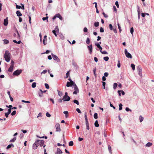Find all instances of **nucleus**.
<instances>
[{
    "instance_id": "5701e85b",
    "label": "nucleus",
    "mask_w": 154,
    "mask_h": 154,
    "mask_svg": "<svg viewBox=\"0 0 154 154\" xmlns=\"http://www.w3.org/2000/svg\"><path fill=\"white\" fill-rule=\"evenodd\" d=\"M94 125L96 127H98L99 126V125L98 123V122L97 120H96L94 123Z\"/></svg>"
},
{
    "instance_id": "39448f33",
    "label": "nucleus",
    "mask_w": 154,
    "mask_h": 154,
    "mask_svg": "<svg viewBox=\"0 0 154 154\" xmlns=\"http://www.w3.org/2000/svg\"><path fill=\"white\" fill-rule=\"evenodd\" d=\"M75 91L73 92V94H77L79 92V89L75 84V87L74 88Z\"/></svg>"
},
{
    "instance_id": "69168bd1",
    "label": "nucleus",
    "mask_w": 154,
    "mask_h": 154,
    "mask_svg": "<svg viewBox=\"0 0 154 154\" xmlns=\"http://www.w3.org/2000/svg\"><path fill=\"white\" fill-rule=\"evenodd\" d=\"M104 76L107 77L108 75V72H105L104 73Z\"/></svg>"
},
{
    "instance_id": "c756f323",
    "label": "nucleus",
    "mask_w": 154,
    "mask_h": 154,
    "mask_svg": "<svg viewBox=\"0 0 154 154\" xmlns=\"http://www.w3.org/2000/svg\"><path fill=\"white\" fill-rule=\"evenodd\" d=\"M36 82H33L32 83V87L33 88H35L36 86Z\"/></svg>"
},
{
    "instance_id": "4be33fe9",
    "label": "nucleus",
    "mask_w": 154,
    "mask_h": 154,
    "mask_svg": "<svg viewBox=\"0 0 154 154\" xmlns=\"http://www.w3.org/2000/svg\"><path fill=\"white\" fill-rule=\"evenodd\" d=\"M4 44H7L9 43V41L7 39H4L3 40Z\"/></svg>"
},
{
    "instance_id": "9d476101",
    "label": "nucleus",
    "mask_w": 154,
    "mask_h": 154,
    "mask_svg": "<svg viewBox=\"0 0 154 154\" xmlns=\"http://www.w3.org/2000/svg\"><path fill=\"white\" fill-rule=\"evenodd\" d=\"M88 48L89 51V53L91 54L92 52V45H91L90 46H88Z\"/></svg>"
},
{
    "instance_id": "c03bdc74",
    "label": "nucleus",
    "mask_w": 154,
    "mask_h": 154,
    "mask_svg": "<svg viewBox=\"0 0 154 154\" xmlns=\"http://www.w3.org/2000/svg\"><path fill=\"white\" fill-rule=\"evenodd\" d=\"M71 86V83L70 82H67L66 83V86L67 87H69Z\"/></svg>"
},
{
    "instance_id": "13d9d810",
    "label": "nucleus",
    "mask_w": 154,
    "mask_h": 154,
    "mask_svg": "<svg viewBox=\"0 0 154 154\" xmlns=\"http://www.w3.org/2000/svg\"><path fill=\"white\" fill-rule=\"evenodd\" d=\"M100 31L101 32H103L104 31V29L102 27H100Z\"/></svg>"
},
{
    "instance_id": "79ce46f5",
    "label": "nucleus",
    "mask_w": 154,
    "mask_h": 154,
    "mask_svg": "<svg viewBox=\"0 0 154 154\" xmlns=\"http://www.w3.org/2000/svg\"><path fill=\"white\" fill-rule=\"evenodd\" d=\"M45 87L46 88H47V89H49V85L48 84H47V83H45Z\"/></svg>"
},
{
    "instance_id": "c85d7f7f",
    "label": "nucleus",
    "mask_w": 154,
    "mask_h": 154,
    "mask_svg": "<svg viewBox=\"0 0 154 154\" xmlns=\"http://www.w3.org/2000/svg\"><path fill=\"white\" fill-rule=\"evenodd\" d=\"M96 67L94 68L93 69V72H94V76H96Z\"/></svg>"
},
{
    "instance_id": "c9c22d12",
    "label": "nucleus",
    "mask_w": 154,
    "mask_h": 154,
    "mask_svg": "<svg viewBox=\"0 0 154 154\" xmlns=\"http://www.w3.org/2000/svg\"><path fill=\"white\" fill-rule=\"evenodd\" d=\"M73 102H74V103H75V104H77L78 105H79V101L77 100H73Z\"/></svg>"
},
{
    "instance_id": "f257e3e1",
    "label": "nucleus",
    "mask_w": 154,
    "mask_h": 154,
    "mask_svg": "<svg viewBox=\"0 0 154 154\" xmlns=\"http://www.w3.org/2000/svg\"><path fill=\"white\" fill-rule=\"evenodd\" d=\"M11 54L8 51L6 50L5 51L4 57L6 61L8 62L10 61L11 60Z\"/></svg>"
},
{
    "instance_id": "774afa93",
    "label": "nucleus",
    "mask_w": 154,
    "mask_h": 154,
    "mask_svg": "<svg viewBox=\"0 0 154 154\" xmlns=\"http://www.w3.org/2000/svg\"><path fill=\"white\" fill-rule=\"evenodd\" d=\"M12 109H9L8 110V112L7 113H8V114H10L11 112V110Z\"/></svg>"
},
{
    "instance_id": "de8ad7c7",
    "label": "nucleus",
    "mask_w": 154,
    "mask_h": 154,
    "mask_svg": "<svg viewBox=\"0 0 154 154\" xmlns=\"http://www.w3.org/2000/svg\"><path fill=\"white\" fill-rule=\"evenodd\" d=\"M115 5L116 6L117 8H119V3L117 1H116L115 2Z\"/></svg>"
},
{
    "instance_id": "aec40b11",
    "label": "nucleus",
    "mask_w": 154,
    "mask_h": 154,
    "mask_svg": "<svg viewBox=\"0 0 154 154\" xmlns=\"http://www.w3.org/2000/svg\"><path fill=\"white\" fill-rule=\"evenodd\" d=\"M137 8H138L137 12H138V19L139 20L140 19V10H139V8L138 6L137 7Z\"/></svg>"
},
{
    "instance_id": "864d4df0",
    "label": "nucleus",
    "mask_w": 154,
    "mask_h": 154,
    "mask_svg": "<svg viewBox=\"0 0 154 154\" xmlns=\"http://www.w3.org/2000/svg\"><path fill=\"white\" fill-rule=\"evenodd\" d=\"M67 97H65V99H64V97H63V100L64 101H69L70 100H68L67 99Z\"/></svg>"
},
{
    "instance_id": "4468645a",
    "label": "nucleus",
    "mask_w": 154,
    "mask_h": 154,
    "mask_svg": "<svg viewBox=\"0 0 154 154\" xmlns=\"http://www.w3.org/2000/svg\"><path fill=\"white\" fill-rule=\"evenodd\" d=\"M47 36L45 35L44 36V38L43 40V42L44 45H45L47 44Z\"/></svg>"
},
{
    "instance_id": "603ef678",
    "label": "nucleus",
    "mask_w": 154,
    "mask_h": 154,
    "mask_svg": "<svg viewBox=\"0 0 154 154\" xmlns=\"http://www.w3.org/2000/svg\"><path fill=\"white\" fill-rule=\"evenodd\" d=\"M47 70H44L41 73V74H45L47 72Z\"/></svg>"
},
{
    "instance_id": "680f3d73",
    "label": "nucleus",
    "mask_w": 154,
    "mask_h": 154,
    "mask_svg": "<svg viewBox=\"0 0 154 154\" xmlns=\"http://www.w3.org/2000/svg\"><path fill=\"white\" fill-rule=\"evenodd\" d=\"M76 111L79 113H81V111H80V109L79 108H77L76 109Z\"/></svg>"
},
{
    "instance_id": "393cba45",
    "label": "nucleus",
    "mask_w": 154,
    "mask_h": 154,
    "mask_svg": "<svg viewBox=\"0 0 154 154\" xmlns=\"http://www.w3.org/2000/svg\"><path fill=\"white\" fill-rule=\"evenodd\" d=\"M108 149L109 151V152L110 153V154H112V150H111V146L109 145L108 146Z\"/></svg>"
},
{
    "instance_id": "2eb2a0df",
    "label": "nucleus",
    "mask_w": 154,
    "mask_h": 154,
    "mask_svg": "<svg viewBox=\"0 0 154 154\" xmlns=\"http://www.w3.org/2000/svg\"><path fill=\"white\" fill-rule=\"evenodd\" d=\"M95 45L96 46H97V47L99 49L100 51V50H101V51H102V48L100 46V45L99 43H95Z\"/></svg>"
},
{
    "instance_id": "49530a36",
    "label": "nucleus",
    "mask_w": 154,
    "mask_h": 154,
    "mask_svg": "<svg viewBox=\"0 0 154 154\" xmlns=\"http://www.w3.org/2000/svg\"><path fill=\"white\" fill-rule=\"evenodd\" d=\"M102 83L103 84V88L105 89V85H106V83H105V82H102Z\"/></svg>"
},
{
    "instance_id": "412c9836",
    "label": "nucleus",
    "mask_w": 154,
    "mask_h": 154,
    "mask_svg": "<svg viewBox=\"0 0 154 154\" xmlns=\"http://www.w3.org/2000/svg\"><path fill=\"white\" fill-rule=\"evenodd\" d=\"M57 17L59 18L60 20H62V17L60 14H57Z\"/></svg>"
},
{
    "instance_id": "20e7f679",
    "label": "nucleus",
    "mask_w": 154,
    "mask_h": 154,
    "mask_svg": "<svg viewBox=\"0 0 154 154\" xmlns=\"http://www.w3.org/2000/svg\"><path fill=\"white\" fill-rule=\"evenodd\" d=\"M125 53L127 57L128 58H132V57L131 54L127 51L126 49L125 50Z\"/></svg>"
},
{
    "instance_id": "e2e57ef3",
    "label": "nucleus",
    "mask_w": 154,
    "mask_h": 154,
    "mask_svg": "<svg viewBox=\"0 0 154 154\" xmlns=\"http://www.w3.org/2000/svg\"><path fill=\"white\" fill-rule=\"evenodd\" d=\"M113 11H115L116 13L117 12V9L115 6H113Z\"/></svg>"
},
{
    "instance_id": "423d86ee",
    "label": "nucleus",
    "mask_w": 154,
    "mask_h": 154,
    "mask_svg": "<svg viewBox=\"0 0 154 154\" xmlns=\"http://www.w3.org/2000/svg\"><path fill=\"white\" fill-rule=\"evenodd\" d=\"M38 141H36L35 143L33 144L32 147L33 149H36L38 146H39V144L38 143Z\"/></svg>"
},
{
    "instance_id": "6e6d98bb",
    "label": "nucleus",
    "mask_w": 154,
    "mask_h": 154,
    "mask_svg": "<svg viewBox=\"0 0 154 154\" xmlns=\"http://www.w3.org/2000/svg\"><path fill=\"white\" fill-rule=\"evenodd\" d=\"M86 129L87 130H89V124H86Z\"/></svg>"
},
{
    "instance_id": "338daca9",
    "label": "nucleus",
    "mask_w": 154,
    "mask_h": 154,
    "mask_svg": "<svg viewBox=\"0 0 154 154\" xmlns=\"http://www.w3.org/2000/svg\"><path fill=\"white\" fill-rule=\"evenodd\" d=\"M48 18V17H44L42 18V20L44 21L45 20H47Z\"/></svg>"
},
{
    "instance_id": "72a5a7b5",
    "label": "nucleus",
    "mask_w": 154,
    "mask_h": 154,
    "mask_svg": "<svg viewBox=\"0 0 154 154\" xmlns=\"http://www.w3.org/2000/svg\"><path fill=\"white\" fill-rule=\"evenodd\" d=\"M119 110H121L122 109V103H120L119 104Z\"/></svg>"
},
{
    "instance_id": "8fccbe9b",
    "label": "nucleus",
    "mask_w": 154,
    "mask_h": 154,
    "mask_svg": "<svg viewBox=\"0 0 154 154\" xmlns=\"http://www.w3.org/2000/svg\"><path fill=\"white\" fill-rule=\"evenodd\" d=\"M125 110L127 112H128L129 111L131 112V110L128 107H126L125 108Z\"/></svg>"
},
{
    "instance_id": "f3484780",
    "label": "nucleus",
    "mask_w": 154,
    "mask_h": 154,
    "mask_svg": "<svg viewBox=\"0 0 154 154\" xmlns=\"http://www.w3.org/2000/svg\"><path fill=\"white\" fill-rule=\"evenodd\" d=\"M17 16L19 17L21 16L22 15V14L21 13L20 11H17L16 12Z\"/></svg>"
},
{
    "instance_id": "7c9ffc66",
    "label": "nucleus",
    "mask_w": 154,
    "mask_h": 154,
    "mask_svg": "<svg viewBox=\"0 0 154 154\" xmlns=\"http://www.w3.org/2000/svg\"><path fill=\"white\" fill-rule=\"evenodd\" d=\"M139 120H140V122H142L143 120V117H142L141 116H139Z\"/></svg>"
},
{
    "instance_id": "f03ea898",
    "label": "nucleus",
    "mask_w": 154,
    "mask_h": 154,
    "mask_svg": "<svg viewBox=\"0 0 154 154\" xmlns=\"http://www.w3.org/2000/svg\"><path fill=\"white\" fill-rule=\"evenodd\" d=\"M22 70L21 69L17 70L15 71L13 73V75H18L21 73Z\"/></svg>"
},
{
    "instance_id": "09e8293b",
    "label": "nucleus",
    "mask_w": 154,
    "mask_h": 154,
    "mask_svg": "<svg viewBox=\"0 0 154 154\" xmlns=\"http://www.w3.org/2000/svg\"><path fill=\"white\" fill-rule=\"evenodd\" d=\"M46 115L48 117H50L51 116V115L48 112L46 113Z\"/></svg>"
},
{
    "instance_id": "1a4fd4ad",
    "label": "nucleus",
    "mask_w": 154,
    "mask_h": 154,
    "mask_svg": "<svg viewBox=\"0 0 154 154\" xmlns=\"http://www.w3.org/2000/svg\"><path fill=\"white\" fill-rule=\"evenodd\" d=\"M137 70L139 72V75L140 76L142 75V69L141 68L140 66H138L137 68Z\"/></svg>"
},
{
    "instance_id": "dca6fc26",
    "label": "nucleus",
    "mask_w": 154,
    "mask_h": 154,
    "mask_svg": "<svg viewBox=\"0 0 154 154\" xmlns=\"http://www.w3.org/2000/svg\"><path fill=\"white\" fill-rule=\"evenodd\" d=\"M14 66L13 65H11L8 69V71L10 72H12L13 71Z\"/></svg>"
},
{
    "instance_id": "e433bc0d",
    "label": "nucleus",
    "mask_w": 154,
    "mask_h": 154,
    "mask_svg": "<svg viewBox=\"0 0 154 154\" xmlns=\"http://www.w3.org/2000/svg\"><path fill=\"white\" fill-rule=\"evenodd\" d=\"M69 146H72L73 145V142L72 141H71L69 143Z\"/></svg>"
},
{
    "instance_id": "3c124183",
    "label": "nucleus",
    "mask_w": 154,
    "mask_h": 154,
    "mask_svg": "<svg viewBox=\"0 0 154 154\" xmlns=\"http://www.w3.org/2000/svg\"><path fill=\"white\" fill-rule=\"evenodd\" d=\"M16 113V111L15 110L14 111L11 113V115L12 116L14 115Z\"/></svg>"
},
{
    "instance_id": "473e14b6",
    "label": "nucleus",
    "mask_w": 154,
    "mask_h": 154,
    "mask_svg": "<svg viewBox=\"0 0 154 154\" xmlns=\"http://www.w3.org/2000/svg\"><path fill=\"white\" fill-rule=\"evenodd\" d=\"M94 117L95 119H97L98 118V114L97 113H95L94 114Z\"/></svg>"
},
{
    "instance_id": "a19ab883",
    "label": "nucleus",
    "mask_w": 154,
    "mask_h": 154,
    "mask_svg": "<svg viewBox=\"0 0 154 154\" xmlns=\"http://www.w3.org/2000/svg\"><path fill=\"white\" fill-rule=\"evenodd\" d=\"M100 52L103 54H107L108 53L106 51H102L100 50Z\"/></svg>"
},
{
    "instance_id": "bb28decb",
    "label": "nucleus",
    "mask_w": 154,
    "mask_h": 154,
    "mask_svg": "<svg viewBox=\"0 0 154 154\" xmlns=\"http://www.w3.org/2000/svg\"><path fill=\"white\" fill-rule=\"evenodd\" d=\"M63 113L65 115V116L66 118L68 117V112L67 111L63 112Z\"/></svg>"
},
{
    "instance_id": "b1692460",
    "label": "nucleus",
    "mask_w": 154,
    "mask_h": 154,
    "mask_svg": "<svg viewBox=\"0 0 154 154\" xmlns=\"http://www.w3.org/2000/svg\"><path fill=\"white\" fill-rule=\"evenodd\" d=\"M57 92H58L59 96L61 97L63 96L62 92L58 90H57Z\"/></svg>"
},
{
    "instance_id": "4d7b16f0",
    "label": "nucleus",
    "mask_w": 154,
    "mask_h": 154,
    "mask_svg": "<svg viewBox=\"0 0 154 154\" xmlns=\"http://www.w3.org/2000/svg\"><path fill=\"white\" fill-rule=\"evenodd\" d=\"M118 28H119V32H120L121 31L120 25L119 23H118Z\"/></svg>"
},
{
    "instance_id": "9b49d317",
    "label": "nucleus",
    "mask_w": 154,
    "mask_h": 154,
    "mask_svg": "<svg viewBox=\"0 0 154 154\" xmlns=\"http://www.w3.org/2000/svg\"><path fill=\"white\" fill-rule=\"evenodd\" d=\"M62 152L60 148H57V152L55 154H62Z\"/></svg>"
},
{
    "instance_id": "f704fd0d",
    "label": "nucleus",
    "mask_w": 154,
    "mask_h": 154,
    "mask_svg": "<svg viewBox=\"0 0 154 154\" xmlns=\"http://www.w3.org/2000/svg\"><path fill=\"white\" fill-rule=\"evenodd\" d=\"M94 25L95 27H96L98 26L99 25V22H95L94 23Z\"/></svg>"
},
{
    "instance_id": "052dcab7",
    "label": "nucleus",
    "mask_w": 154,
    "mask_h": 154,
    "mask_svg": "<svg viewBox=\"0 0 154 154\" xmlns=\"http://www.w3.org/2000/svg\"><path fill=\"white\" fill-rule=\"evenodd\" d=\"M16 8L17 9H20L21 8V6H19V5H17L16 3Z\"/></svg>"
},
{
    "instance_id": "58836bf2",
    "label": "nucleus",
    "mask_w": 154,
    "mask_h": 154,
    "mask_svg": "<svg viewBox=\"0 0 154 154\" xmlns=\"http://www.w3.org/2000/svg\"><path fill=\"white\" fill-rule=\"evenodd\" d=\"M109 59V58L108 57H103V59L105 61H107Z\"/></svg>"
},
{
    "instance_id": "6ab92c4d",
    "label": "nucleus",
    "mask_w": 154,
    "mask_h": 154,
    "mask_svg": "<svg viewBox=\"0 0 154 154\" xmlns=\"http://www.w3.org/2000/svg\"><path fill=\"white\" fill-rule=\"evenodd\" d=\"M152 145V143L150 142H148L147 143L146 145V147H149L151 146Z\"/></svg>"
},
{
    "instance_id": "ddd939ff",
    "label": "nucleus",
    "mask_w": 154,
    "mask_h": 154,
    "mask_svg": "<svg viewBox=\"0 0 154 154\" xmlns=\"http://www.w3.org/2000/svg\"><path fill=\"white\" fill-rule=\"evenodd\" d=\"M8 24V18L4 20V24L5 26H6Z\"/></svg>"
},
{
    "instance_id": "a878e982",
    "label": "nucleus",
    "mask_w": 154,
    "mask_h": 154,
    "mask_svg": "<svg viewBox=\"0 0 154 154\" xmlns=\"http://www.w3.org/2000/svg\"><path fill=\"white\" fill-rule=\"evenodd\" d=\"M118 85L117 83H115L113 85V88L114 89H115L117 86Z\"/></svg>"
},
{
    "instance_id": "6e6552de",
    "label": "nucleus",
    "mask_w": 154,
    "mask_h": 154,
    "mask_svg": "<svg viewBox=\"0 0 154 154\" xmlns=\"http://www.w3.org/2000/svg\"><path fill=\"white\" fill-rule=\"evenodd\" d=\"M53 59L55 60H57V62H60V60L58 58V57L53 54H51Z\"/></svg>"
},
{
    "instance_id": "cd10ccee",
    "label": "nucleus",
    "mask_w": 154,
    "mask_h": 154,
    "mask_svg": "<svg viewBox=\"0 0 154 154\" xmlns=\"http://www.w3.org/2000/svg\"><path fill=\"white\" fill-rule=\"evenodd\" d=\"M16 137H14L13 139L11 140L10 142H14L16 140Z\"/></svg>"
},
{
    "instance_id": "0e129e2a",
    "label": "nucleus",
    "mask_w": 154,
    "mask_h": 154,
    "mask_svg": "<svg viewBox=\"0 0 154 154\" xmlns=\"http://www.w3.org/2000/svg\"><path fill=\"white\" fill-rule=\"evenodd\" d=\"M17 38H19L20 37V35L19 34V33L18 31L17 30Z\"/></svg>"
},
{
    "instance_id": "a211bd4d",
    "label": "nucleus",
    "mask_w": 154,
    "mask_h": 154,
    "mask_svg": "<svg viewBox=\"0 0 154 154\" xmlns=\"http://www.w3.org/2000/svg\"><path fill=\"white\" fill-rule=\"evenodd\" d=\"M11 147H14V145L13 144H11L9 145L6 148L7 149H8L9 148H10Z\"/></svg>"
},
{
    "instance_id": "4c0bfd02",
    "label": "nucleus",
    "mask_w": 154,
    "mask_h": 154,
    "mask_svg": "<svg viewBox=\"0 0 154 154\" xmlns=\"http://www.w3.org/2000/svg\"><path fill=\"white\" fill-rule=\"evenodd\" d=\"M130 32L132 35H133L134 32V29L133 27H131L130 29Z\"/></svg>"
},
{
    "instance_id": "0eeeda50",
    "label": "nucleus",
    "mask_w": 154,
    "mask_h": 154,
    "mask_svg": "<svg viewBox=\"0 0 154 154\" xmlns=\"http://www.w3.org/2000/svg\"><path fill=\"white\" fill-rule=\"evenodd\" d=\"M56 131L60 132L61 131L60 125L59 123H57L55 125Z\"/></svg>"
},
{
    "instance_id": "ea45409f",
    "label": "nucleus",
    "mask_w": 154,
    "mask_h": 154,
    "mask_svg": "<svg viewBox=\"0 0 154 154\" xmlns=\"http://www.w3.org/2000/svg\"><path fill=\"white\" fill-rule=\"evenodd\" d=\"M90 42V39L89 38H87L86 40V43L89 44Z\"/></svg>"
},
{
    "instance_id": "7ed1b4c3",
    "label": "nucleus",
    "mask_w": 154,
    "mask_h": 154,
    "mask_svg": "<svg viewBox=\"0 0 154 154\" xmlns=\"http://www.w3.org/2000/svg\"><path fill=\"white\" fill-rule=\"evenodd\" d=\"M37 141H38V143L40 146H43V147L44 148L45 146V145H44V142L43 140H38Z\"/></svg>"
},
{
    "instance_id": "37998d69",
    "label": "nucleus",
    "mask_w": 154,
    "mask_h": 154,
    "mask_svg": "<svg viewBox=\"0 0 154 154\" xmlns=\"http://www.w3.org/2000/svg\"><path fill=\"white\" fill-rule=\"evenodd\" d=\"M71 83V86L73 85L74 87H75V83H74V82L72 81V80H71V82H70Z\"/></svg>"
},
{
    "instance_id": "2f4dec72",
    "label": "nucleus",
    "mask_w": 154,
    "mask_h": 154,
    "mask_svg": "<svg viewBox=\"0 0 154 154\" xmlns=\"http://www.w3.org/2000/svg\"><path fill=\"white\" fill-rule=\"evenodd\" d=\"M131 66L132 69L134 70L135 69V65L134 64L132 63L131 64Z\"/></svg>"
},
{
    "instance_id": "5fc2aeb1",
    "label": "nucleus",
    "mask_w": 154,
    "mask_h": 154,
    "mask_svg": "<svg viewBox=\"0 0 154 154\" xmlns=\"http://www.w3.org/2000/svg\"><path fill=\"white\" fill-rule=\"evenodd\" d=\"M109 28L110 30H112L113 29L112 26L111 24H109Z\"/></svg>"
},
{
    "instance_id": "f8f14e48",
    "label": "nucleus",
    "mask_w": 154,
    "mask_h": 154,
    "mask_svg": "<svg viewBox=\"0 0 154 154\" xmlns=\"http://www.w3.org/2000/svg\"><path fill=\"white\" fill-rule=\"evenodd\" d=\"M64 99H65V97H67V99L68 100H70V97L68 96V93L67 92H66L65 93V95L64 96Z\"/></svg>"
},
{
    "instance_id": "a18cd8bd",
    "label": "nucleus",
    "mask_w": 154,
    "mask_h": 154,
    "mask_svg": "<svg viewBox=\"0 0 154 154\" xmlns=\"http://www.w3.org/2000/svg\"><path fill=\"white\" fill-rule=\"evenodd\" d=\"M117 66L118 68H120L121 66V63H120L119 60L118 61Z\"/></svg>"
},
{
    "instance_id": "bf43d9fd",
    "label": "nucleus",
    "mask_w": 154,
    "mask_h": 154,
    "mask_svg": "<svg viewBox=\"0 0 154 154\" xmlns=\"http://www.w3.org/2000/svg\"><path fill=\"white\" fill-rule=\"evenodd\" d=\"M38 94L39 96L40 97H41L43 96V93H42L39 92H38Z\"/></svg>"
}]
</instances>
